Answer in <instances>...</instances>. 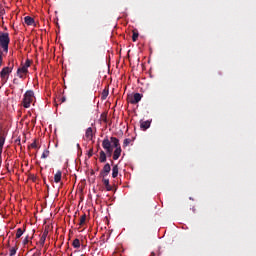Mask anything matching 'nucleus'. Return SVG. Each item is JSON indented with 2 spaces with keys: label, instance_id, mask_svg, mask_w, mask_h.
<instances>
[{
  "label": "nucleus",
  "instance_id": "f257e3e1",
  "mask_svg": "<svg viewBox=\"0 0 256 256\" xmlns=\"http://www.w3.org/2000/svg\"><path fill=\"white\" fill-rule=\"evenodd\" d=\"M33 101H35V92H33V90L26 91L22 100V106L25 109H29Z\"/></svg>",
  "mask_w": 256,
  "mask_h": 256
},
{
  "label": "nucleus",
  "instance_id": "f03ea898",
  "mask_svg": "<svg viewBox=\"0 0 256 256\" xmlns=\"http://www.w3.org/2000/svg\"><path fill=\"white\" fill-rule=\"evenodd\" d=\"M9 43H11V39L9 38V33L0 34V47L3 48L4 53L9 52Z\"/></svg>",
  "mask_w": 256,
  "mask_h": 256
},
{
  "label": "nucleus",
  "instance_id": "7ed1b4c3",
  "mask_svg": "<svg viewBox=\"0 0 256 256\" xmlns=\"http://www.w3.org/2000/svg\"><path fill=\"white\" fill-rule=\"evenodd\" d=\"M111 143L113 144V147H115L114 153H113V159L114 161H117L121 157V144L119 143V140L117 137H111Z\"/></svg>",
  "mask_w": 256,
  "mask_h": 256
},
{
  "label": "nucleus",
  "instance_id": "20e7f679",
  "mask_svg": "<svg viewBox=\"0 0 256 256\" xmlns=\"http://www.w3.org/2000/svg\"><path fill=\"white\" fill-rule=\"evenodd\" d=\"M141 99H143V95L140 93H135L134 95H129L127 98L128 103H131V105H137V103H139V101H141Z\"/></svg>",
  "mask_w": 256,
  "mask_h": 256
},
{
  "label": "nucleus",
  "instance_id": "39448f33",
  "mask_svg": "<svg viewBox=\"0 0 256 256\" xmlns=\"http://www.w3.org/2000/svg\"><path fill=\"white\" fill-rule=\"evenodd\" d=\"M11 73V68L9 67H4L1 72H0V77H1V82L3 84L7 83L8 79H9V74Z\"/></svg>",
  "mask_w": 256,
  "mask_h": 256
},
{
  "label": "nucleus",
  "instance_id": "423d86ee",
  "mask_svg": "<svg viewBox=\"0 0 256 256\" xmlns=\"http://www.w3.org/2000/svg\"><path fill=\"white\" fill-rule=\"evenodd\" d=\"M109 173H111V164L106 163L100 172V177L105 179V177H107V175H109Z\"/></svg>",
  "mask_w": 256,
  "mask_h": 256
},
{
  "label": "nucleus",
  "instance_id": "0eeeda50",
  "mask_svg": "<svg viewBox=\"0 0 256 256\" xmlns=\"http://www.w3.org/2000/svg\"><path fill=\"white\" fill-rule=\"evenodd\" d=\"M102 147L103 149H110L111 147H114L113 146V142H111V137H110V140H109V137H105L104 140L102 141Z\"/></svg>",
  "mask_w": 256,
  "mask_h": 256
},
{
  "label": "nucleus",
  "instance_id": "6e6552de",
  "mask_svg": "<svg viewBox=\"0 0 256 256\" xmlns=\"http://www.w3.org/2000/svg\"><path fill=\"white\" fill-rule=\"evenodd\" d=\"M29 73V70L24 68L23 66L21 68H18L17 75L20 77V79H25V76Z\"/></svg>",
  "mask_w": 256,
  "mask_h": 256
},
{
  "label": "nucleus",
  "instance_id": "1a4fd4ad",
  "mask_svg": "<svg viewBox=\"0 0 256 256\" xmlns=\"http://www.w3.org/2000/svg\"><path fill=\"white\" fill-rule=\"evenodd\" d=\"M149 127H151V120L140 121V129H142V131H147Z\"/></svg>",
  "mask_w": 256,
  "mask_h": 256
},
{
  "label": "nucleus",
  "instance_id": "9d476101",
  "mask_svg": "<svg viewBox=\"0 0 256 256\" xmlns=\"http://www.w3.org/2000/svg\"><path fill=\"white\" fill-rule=\"evenodd\" d=\"M86 141H93V128L89 127L85 132Z\"/></svg>",
  "mask_w": 256,
  "mask_h": 256
},
{
  "label": "nucleus",
  "instance_id": "9b49d317",
  "mask_svg": "<svg viewBox=\"0 0 256 256\" xmlns=\"http://www.w3.org/2000/svg\"><path fill=\"white\" fill-rule=\"evenodd\" d=\"M49 234V231H44V233L42 234L40 240H39V243L41 245V247H43L45 245V241L47 239V235Z\"/></svg>",
  "mask_w": 256,
  "mask_h": 256
},
{
  "label": "nucleus",
  "instance_id": "f8f14e48",
  "mask_svg": "<svg viewBox=\"0 0 256 256\" xmlns=\"http://www.w3.org/2000/svg\"><path fill=\"white\" fill-rule=\"evenodd\" d=\"M63 173L61 172V170H58L56 172V174L54 175V181L55 183H60L61 182V177H62Z\"/></svg>",
  "mask_w": 256,
  "mask_h": 256
},
{
  "label": "nucleus",
  "instance_id": "ddd939ff",
  "mask_svg": "<svg viewBox=\"0 0 256 256\" xmlns=\"http://www.w3.org/2000/svg\"><path fill=\"white\" fill-rule=\"evenodd\" d=\"M100 163H105L107 161V154H105V151H100V157H99Z\"/></svg>",
  "mask_w": 256,
  "mask_h": 256
},
{
  "label": "nucleus",
  "instance_id": "4468645a",
  "mask_svg": "<svg viewBox=\"0 0 256 256\" xmlns=\"http://www.w3.org/2000/svg\"><path fill=\"white\" fill-rule=\"evenodd\" d=\"M24 23H26V25H33V23H35V19L31 16H26L24 18Z\"/></svg>",
  "mask_w": 256,
  "mask_h": 256
},
{
  "label": "nucleus",
  "instance_id": "2eb2a0df",
  "mask_svg": "<svg viewBox=\"0 0 256 256\" xmlns=\"http://www.w3.org/2000/svg\"><path fill=\"white\" fill-rule=\"evenodd\" d=\"M117 175H119V166L114 165L113 168H112V177H113V179H115L117 177Z\"/></svg>",
  "mask_w": 256,
  "mask_h": 256
},
{
  "label": "nucleus",
  "instance_id": "dca6fc26",
  "mask_svg": "<svg viewBox=\"0 0 256 256\" xmlns=\"http://www.w3.org/2000/svg\"><path fill=\"white\" fill-rule=\"evenodd\" d=\"M102 182H103V184H104L105 187H106V191H111V190L113 189V187H111V186L109 185V179L103 178V179H102Z\"/></svg>",
  "mask_w": 256,
  "mask_h": 256
},
{
  "label": "nucleus",
  "instance_id": "f3484780",
  "mask_svg": "<svg viewBox=\"0 0 256 256\" xmlns=\"http://www.w3.org/2000/svg\"><path fill=\"white\" fill-rule=\"evenodd\" d=\"M72 247H74V249H79L81 247V241L78 238L74 239L72 242Z\"/></svg>",
  "mask_w": 256,
  "mask_h": 256
},
{
  "label": "nucleus",
  "instance_id": "a211bd4d",
  "mask_svg": "<svg viewBox=\"0 0 256 256\" xmlns=\"http://www.w3.org/2000/svg\"><path fill=\"white\" fill-rule=\"evenodd\" d=\"M107 97H109V89H104V90L102 91V94H101V99H102L103 101H105V99H107Z\"/></svg>",
  "mask_w": 256,
  "mask_h": 256
},
{
  "label": "nucleus",
  "instance_id": "6ab92c4d",
  "mask_svg": "<svg viewBox=\"0 0 256 256\" xmlns=\"http://www.w3.org/2000/svg\"><path fill=\"white\" fill-rule=\"evenodd\" d=\"M85 221H87V214H83V215L80 217L79 225H80V226L85 225Z\"/></svg>",
  "mask_w": 256,
  "mask_h": 256
},
{
  "label": "nucleus",
  "instance_id": "aec40b11",
  "mask_svg": "<svg viewBox=\"0 0 256 256\" xmlns=\"http://www.w3.org/2000/svg\"><path fill=\"white\" fill-rule=\"evenodd\" d=\"M23 233H25V231H23V229L18 228L16 231V239H21V237L23 236Z\"/></svg>",
  "mask_w": 256,
  "mask_h": 256
},
{
  "label": "nucleus",
  "instance_id": "412c9836",
  "mask_svg": "<svg viewBox=\"0 0 256 256\" xmlns=\"http://www.w3.org/2000/svg\"><path fill=\"white\" fill-rule=\"evenodd\" d=\"M3 145H5V136L0 134V151H3Z\"/></svg>",
  "mask_w": 256,
  "mask_h": 256
},
{
  "label": "nucleus",
  "instance_id": "4be33fe9",
  "mask_svg": "<svg viewBox=\"0 0 256 256\" xmlns=\"http://www.w3.org/2000/svg\"><path fill=\"white\" fill-rule=\"evenodd\" d=\"M3 145H5V136L0 134V151H3Z\"/></svg>",
  "mask_w": 256,
  "mask_h": 256
},
{
  "label": "nucleus",
  "instance_id": "5701e85b",
  "mask_svg": "<svg viewBox=\"0 0 256 256\" xmlns=\"http://www.w3.org/2000/svg\"><path fill=\"white\" fill-rule=\"evenodd\" d=\"M17 249H19V248H17V246L12 247V248L10 249V256L16 255Z\"/></svg>",
  "mask_w": 256,
  "mask_h": 256
},
{
  "label": "nucleus",
  "instance_id": "b1692460",
  "mask_svg": "<svg viewBox=\"0 0 256 256\" xmlns=\"http://www.w3.org/2000/svg\"><path fill=\"white\" fill-rule=\"evenodd\" d=\"M22 67H24V69H29V67H31V60L27 59Z\"/></svg>",
  "mask_w": 256,
  "mask_h": 256
},
{
  "label": "nucleus",
  "instance_id": "393cba45",
  "mask_svg": "<svg viewBox=\"0 0 256 256\" xmlns=\"http://www.w3.org/2000/svg\"><path fill=\"white\" fill-rule=\"evenodd\" d=\"M47 157H49V150H44L41 155V159H47Z\"/></svg>",
  "mask_w": 256,
  "mask_h": 256
},
{
  "label": "nucleus",
  "instance_id": "a878e982",
  "mask_svg": "<svg viewBox=\"0 0 256 256\" xmlns=\"http://www.w3.org/2000/svg\"><path fill=\"white\" fill-rule=\"evenodd\" d=\"M137 39H139V33L138 32H133V35H132V41H137Z\"/></svg>",
  "mask_w": 256,
  "mask_h": 256
},
{
  "label": "nucleus",
  "instance_id": "bb28decb",
  "mask_svg": "<svg viewBox=\"0 0 256 256\" xmlns=\"http://www.w3.org/2000/svg\"><path fill=\"white\" fill-rule=\"evenodd\" d=\"M113 147H114V146H112V147H110V148H106V150H105V151L108 153V156H109V157H111V155H113Z\"/></svg>",
  "mask_w": 256,
  "mask_h": 256
},
{
  "label": "nucleus",
  "instance_id": "cd10ccee",
  "mask_svg": "<svg viewBox=\"0 0 256 256\" xmlns=\"http://www.w3.org/2000/svg\"><path fill=\"white\" fill-rule=\"evenodd\" d=\"M129 143H131V139L129 138L124 139L123 147H128Z\"/></svg>",
  "mask_w": 256,
  "mask_h": 256
},
{
  "label": "nucleus",
  "instance_id": "c85d7f7f",
  "mask_svg": "<svg viewBox=\"0 0 256 256\" xmlns=\"http://www.w3.org/2000/svg\"><path fill=\"white\" fill-rule=\"evenodd\" d=\"M29 148L37 149V140H34V141L30 144Z\"/></svg>",
  "mask_w": 256,
  "mask_h": 256
},
{
  "label": "nucleus",
  "instance_id": "c756f323",
  "mask_svg": "<svg viewBox=\"0 0 256 256\" xmlns=\"http://www.w3.org/2000/svg\"><path fill=\"white\" fill-rule=\"evenodd\" d=\"M27 243H29V236H26L24 241H23V245H27Z\"/></svg>",
  "mask_w": 256,
  "mask_h": 256
},
{
  "label": "nucleus",
  "instance_id": "7c9ffc66",
  "mask_svg": "<svg viewBox=\"0 0 256 256\" xmlns=\"http://www.w3.org/2000/svg\"><path fill=\"white\" fill-rule=\"evenodd\" d=\"M88 157H93V149H90L88 152Z\"/></svg>",
  "mask_w": 256,
  "mask_h": 256
},
{
  "label": "nucleus",
  "instance_id": "2f4dec72",
  "mask_svg": "<svg viewBox=\"0 0 256 256\" xmlns=\"http://www.w3.org/2000/svg\"><path fill=\"white\" fill-rule=\"evenodd\" d=\"M65 101H67V98H65V96H63V97L61 98V103H65Z\"/></svg>",
  "mask_w": 256,
  "mask_h": 256
},
{
  "label": "nucleus",
  "instance_id": "473e14b6",
  "mask_svg": "<svg viewBox=\"0 0 256 256\" xmlns=\"http://www.w3.org/2000/svg\"><path fill=\"white\" fill-rule=\"evenodd\" d=\"M3 63V55L0 54V66Z\"/></svg>",
  "mask_w": 256,
  "mask_h": 256
},
{
  "label": "nucleus",
  "instance_id": "72a5a7b5",
  "mask_svg": "<svg viewBox=\"0 0 256 256\" xmlns=\"http://www.w3.org/2000/svg\"><path fill=\"white\" fill-rule=\"evenodd\" d=\"M77 148H78V149H81V146H80L79 144H77Z\"/></svg>",
  "mask_w": 256,
  "mask_h": 256
},
{
  "label": "nucleus",
  "instance_id": "f704fd0d",
  "mask_svg": "<svg viewBox=\"0 0 256 256\" xmlns=\"http://www.w3.org/2000/svg\"><path fill=\"white\" fill-rule=\"evenodd\" d=\"M2 153H3V150H0V157H1Z\"/></svg>",
  "mask_w": 256,
  "mask_h": 256
},
{
  "label": "nucleus",
  "instance_id": "c9c22d12",
  "mask_svg": "<svg viewBox=\"0 0 256 256\" xmlns=\"http://www.w3.org/2000/svg\"><path fill=\"white\" fill-rule=\"evenodd\" d=\"M19 143H21V140H17Z\"/></svg>",
  "mask_w": 256,
  "mask_h": 256
},
{
  "label": "nucleus",
  "instance_id": "e433bc0d",
  "mask_svg": "<svg viewBox=\"0 0 256 256\" xmlns=\"http://www.w3.org/2000/svg\"><path fill=\"white\" fill-rule=\"evenodd\" d=\"M111 164L113 165V160H111Z\"/></svg>",
  "mask_w": 256,
  "mask_h": 256
},
{
  "label": "nucleus",
  "instance_id": "4c0bfd02",
  "mask_svg": "<svg viewBox=\"0 0 256 256\" xmlns=\"http://www.w3.org/2000/svg\"><path fill=\"white\" fill-rule=\"evenodd\" d=\"M193 212L195 213V208H193Z\"/></svg>",
  "mask_w": 256,
  "mask_h": 256
}]
</instances>
